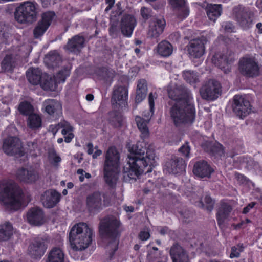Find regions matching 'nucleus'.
Segmentation results:
<instances>
[{
  "label": "nucleus",
  "mask_w": 262,
  "mask_h": 262,
  "mask_svg": "<svg viewBox=\"0 0 262 262\" xmlns=\"http://www.w3.org/2000/svg\"><path fill=\"white\" fill-rule=\"evenodd\" d=\"M167 92L169 98L176 101L169 111L174 125L180 127L192 124L195 120V108L190 91L183 85L170 84Z\"/></svg>",
  "instance_id": "obj_1"
},
{
  "label": "nucleus",
  "mask_w": 262,
  "mask_h": 262,
  "mask_svg": "<svg viewBox=\"0 0 262 262\" xmlns=\"http://www.w3.org/2000/svg\"><path fill=\"white\" fill-rule=\"evenodd\" d=\"M130 154L127 158V164L123 167V178L125 181H136L149 166L147 172L151 171L155 162V153L146 150L141 144L133 145L129 149Z\"/></svg>",
  "instance_id": "obj_2"
},
{
  "label": "nucleus",
  "mask_w": 262,
  "mask_h": 262,
  "mask_svg": "<svg viewBox=\"0 0 262 262\" xmlns=\"http://www.w3.org/2000/svg\"><path fill=\"white\" fill-rule=\"evenodd\" d=\"M121 223L115 216L108 215L103 218L99 224V233L106 243V248L110 251V257L118 248L121 230Z\"/></svg>",
  "instance_id": "obj_3"
},
{
  "label": "nucleus",
  "mask_w": 262,
  "mask_h": 262,
  "mask_svg": "<svg viewBox=\"0 0 262 262\" xmlns=\"http://www.w3.org/2000/svg\"><path fill=\"white\" fill-rule=\"evenodd\" d=\"M119 172V153L115 147H111L105 154L103 163L104 179L110 187H115Z\"/></svg>",
  "instance_id": "obj_4"
},
{
  "label": "nucleus",
  "mask_w": 262,
  "mask_h": 262,
  "mask_svg": "<svg viewBox=\"0 0 262 262\" xmlns=\"http://www.w3.org/2000/svg\"><path fill=\"white\" fill-rule=\"evenodd\" d=\"M24 194L21 189L13 182H9L0 193V200L6 209L15 211L21 206Z\"/></svg>",
  "instance_id": "obj_5"
},
{
  "label": "nucleus",
  "mask_w": 262,
  "mask_h": 262,
  "mask_svg": "<svg viewBox=\"0 0 262 262\" xmlns=\"http://www.w3.org/2000/svg\"><path fill=\"white\" fill-rule=\"evenodd\" d=\"M93 230L85 223L75 224L69 233L72 248L75 251L85 249L92 241Z\"/></svg>",
  "instance_id": "obj_6"
},
{
  "label": "nucleus",
  "mask_w": 262,
  "mask_h": 262,
  "mask_svg": "<svg viewBox=\"0 0 262 262\" xmlns=\"http://www.w3.org/2000/svg\"><path fill=\"white\" fill-rule=\"evenodd\" d=\"M85 202L89 212L98 213L111 205V195L108 192L96 190L87 195Z\"/></svg>",
  "instance_id": "obj_7"
},
{
  "label": "nucleus",
  "mask_w": 262,
  "mask_h": 262,
  "mask_svg": "<svg viewBox=\"0 0 262 262\" xmlns=\"http://www.w3.org/2000/svg\"><path fill=\"white\" fill-rule=\"evenodd\" d=\"M39 5L35 1H26L16 9V20L21 24L32 23L35 20L39 13Z\"/></svg>",
  "instance_id": "obj_8"
},
{
  "label": "nucleus",
  "mask_w": 262,
  "mask_h": 262,
  "mask_svg": "<svg viewBox=\"0 0 262 262\" xmlns=\"http://www.w3.org/2000/svg\"><path fill=\"white\" fill-rule=\"evenodd\" d=\"M26 76L30 83L33 85L39 84L45 91H52L55 88L54 79L46 73H43L38 68H30L26 72Z\"/></svg>",
  "instance_id": "obj_9"
},
{
  "label": "nucleus",
  "mask_w": 262,
  "mask_h": 262,
  "mask_svg": "<svg viewBox=\"0 0 262 262\" xmlns=\"http://www.w3.org/2000/svg\"><path fill=\"white\" fill-rule=\"evenodd\" d=\"M157 98V94L155 93H150L148 96V103L149 105V112H148V115L145 114L144 116L147 119H144L140 116H136L135 120L138 126V129L141 133V137L143 139L147 138L149 136V132L147 124L150 120V118L154 114V100Z\"/></svg>",
  "instance_id": "obj_10"
},
{
  "label": "nucleus",
  "mask_w": 262,
  "mask_h": 262,
  "mask_svg": "<svg viewBox=\"0 0 262 262\" xmlns=\"http://www.w3.org/2000/svg\"><path fill=\"white\" fill-rule=\"evenodd\" d=\"M240 73L247 77L253 78L259 74V68L257 62L253 57H244L239 61Z\"/></svg>",
  "instance_id": "obj_11"
},
{
  "label": "nucleus",
  "mask_w": 262,
  "mask_h": 262,
  "mask_svg": "<svg viewBox=\"0 0 262 262\" xmlns=\"http://www.w3.org/2000/svg\"><path fill=\"white\" fill-rule=\"evenodd\" d=\"M233 14L236 20L244 29L248 28L252 22V14L250 9L242 5L233 8Z\"/></svg>",
  "instance_id": "obj_12"
},
{
  "label": "nucleus",
  "mask_w": 262,
  "mask_h": 262,
  "mask_svg": "<svg viewBox=\"0 0 262 262\" xmlns=\"http://www.w3.org/2000/svg\"><path fill=\"white\" fill-rule=\"evenodd\" d=\"M48 241L46 238L37 237L29 245L28 252L34 259H40L44 255L47 248Z\"/></svg>",
  "instance_id": "obj_13"
},
{
  "label": "nucleus",
  "mask_w": 262,
  "mask_h": 262,
  "mask_svg": "<svg viewBox=\"0 0 262 262\" xmlns=\"http://www.w3.org/2000/svg\"><path fill=\"white\" fill-rule=\"evenodd\" d=\"M200 94L203 99L214 100L221 92L220 83L214 80H210L200 89Z\"/></svg>",
  "instance_id": "obj_14"
},
{
  "label": "nucleus",
  "mask_w": 262,
  "mask_h": 262,
  "mask_svg": "<svg viewBox=\"0 0 262 262\" xmlns=\"http://www.w3.org/2000/svg\"><path fill=\"white\" fill-rule=\"evenodd\" d=\"M16 176L19 181L27 184L34 183L40 178L38 170L32 166L19 168L16 172Z\"/></svg>",
  "instance_id": "obj_15"
},
{
  "label": "nucleus",
  "mask_w": 262,
  "mask_h": 262,
  "mask_svg": "<svg viewBox=\"0 0 262 262\" xmlns=\"http://www.w3.org/2000/svg\"><path fill=\"white\" fill-rule=\"evenodd\" d=\"M232 108L234 113L239 118H244L251 110L249 101L245 97L240 95H235L233 98Z\"/></svg>",
  "instance_id": "obj_16"
},
{
  "label": "nucleus",
  "mask_w": 262,
  "mask_h": 262,
  "mask_svg": "<svg viewBox=\"0 0 262 262\" xmlns=\"http://www.w3.org/2000/svg\"><path fill=\"white\" fill-rule=\"evenodd\" d=\"M3 149L7 155H23L22 145L20 141L15 137H9L3 142Z\"/></svg>",
  "instance_id": "obj_17"
},
{
  "label": "nucleus",
  "mask_w": 262,
  "mask_h": 262,
  "mask_svg": "<svg viewBox=\"0 0 262 262\" xmlns=\"http://www.w3.org/2000/svg\"><path fill=\"white\" fill-rule=\"evenodd\" d=\"M186 167L185 161L181 157L173 156L164 165V170L170 174H176L183 172Z\"/></svg>",
  "instance_id": "obj_18"
},
{
  "label": "nucleus",
  "mask_w": 262,
  "mask_h": 262,
  "mask_svg": "<svg viewBox=\"0 0 262 262\" xmlns=\"http://www.w3.org/2000/svg\"><path fill=\"white\" fill-rule=\"evenodd\" d=\"M136 25L135 18L130 14H124L120 20V30L125 37H130Z\"/></svg>",
  "instance_id": "obj_19"
},
{
  "label": "nucleus",
  "mask_w": 262,
  "mask_h": 262,
  "mask_svg": "<svg viewBox=\"0 0 262 262\" xmlns=\"http://www.w3.org/2000/svg\"><path fill=\"white\" fill-rule=\"evenodd\" d=\"M61 194L54 189L46 190L41 196V202L43 206L47 208L55 207L60 201Z\"/></svg>",
  "instance_id": "obj_20"
},
{
  "label": "nucleus",
  "mask_w": 262,
  "mask_h": 262,
  "mask_svg": "<svg viewBox=\"0 0 262 262\" xmlns=\"http://www.w3.org/2000/svg\"><path fill=\"white\" fill-rule=\"evenodd\" d=\"M45 112L50 116L56 118L59 117L62 113L61 103L56 99H48L42 103Z\"/></svg>",
  "instance_id": "obj_21"
},
{
  "label": "nucleus",
  "mask_w": 262,
  "mask_h": 262,
  "mask_svg": "<svg viewBox=\"0 0 262 262\" xmlns=\"http://www.w3.org/2000/svg\"><path fill=\"white\" fill-rule=\"evenodd\" d=\"M189 55L193 58H199L204 53L205 46L203 41L200 39H195L189 41L187 46Z\"/></svg>",
  "instance_id": "obj_22"
},
{
  "label": "nucleus",
  "mask_w": 262,
  "mask_h": 262,
  "mask_svg": "<svg viewBox=\"0 0 262 262\" xmlns=\"http://www.w3.org/2000/svg\"><path fill=\"white\" fill-rule=\"evenodd\" d=\"M27 220L31 225L40 226L45 222V215L43 210L38 207L31 208L27 212Z\"/></svg>",
  "instance_id": "obj_23"
},
{
  "label": "nucleus",
  "mask_w": 262,
  "mask_h": 262,
  "mask_svg": "<svg viewBox=\"0 0 262 262\" xmlns=\"http://www.w3.org/2000/svg\"><path fill=\"white\" fill-rule=\"evenodd\" d=\"M212 61L215 66L227 73L230 71V64L233 62L234 59L232 57L228 58L226 55L216 53L212 57Z\"/></svg>",
  "instance_id": "obj_24"
},
{
  "label": "nucleus",
  "mask_w": 262,
  "mask_h": 262,
  "mask_svg": "<svg viewBox=\"0 0 262 262\" xmlns=\"http://www.w3.org/2000/svg\"><path fill=\"white\" fill-rule=\"evenodd\" d=\"M213 171V169L204 160L195 162L193 166L194 174L200 178H209Z\"/></svg>",
  "instance_id": "obj_25"
},
{
  "label": "nucleus",
  "mask_w": 262,
  "mask_h": 262,
  "mask_svg": "<svg viewBox=\"0 0 262 262\" xmlns=\"http://www.w3.org/2000/svg\"><path fill=\"white\" fill-rule=\"evenodd\" d=\"M128 98V89L124 86H116L114 88L111 98L113 105L124 103Z\"/></svg>",
  "instance_id": "obj_26"
},
{
  "label": "nucleus",
  "mask_w": 262,
  "mask_h": 262,
  "mask_svg": "<svg viewBox=\"0 0 262 262\" xmlns=\"http://www.w3.org/2000/svg\"><path fill=\"white\" fill-rule=\"evenodd\" d=\"M232 210V207L230 204L225 202L221 203L216 214L217 224L221 229L224 227L225 222L228 219Z\"/></svg>",
  "instance_id": "obj_27"
},
{
  "label": "nucleus",
  "mask_w": 262,
  "mask_h": 262,
  "mask_svg": "<svg viewBox=\"0 0 262 262\" xmlns=\"http://www.w3.org/2000/svg\"><path fill=\"white\" fill-rule=\"evenodd\" d=\"M165 24L164 19H158L152 21L149 26L148 37L157 38L163 32Z\"/></svg>",
  "instance_id": "obj_28"
},
{
  "label": "nucleus",
  "mask_w": 262,
  "mask_h": 262,
  "mask_svg": "<svg viewBox=\"0 0 262 262\" xmlns=\"http://www.w3.org/2000/svg\"><path fill=\"white\" fill-rule=\"evenodd\" d=\"M85 38L80 35H76L69 39L66 45L67 50L74 53H78L80 52L84 47Z\"/></svg>",
  "instance_id": "obj_29"
},
{
  "label": "nucleus",
  "mask_w": 262,
  "mask_h": 262,
  "mask_svg": "<svg viewBox=\"0 0 262 262\" xmlns=\"http://www.w3.org/2000/svg\"><path fill=\"white\" fill-rule=\"evenodd\" d=\"M170 254L173 262H188V261L187 254L182 247L178 244H174L171 247Z\"/></svg>",
  "instance_id": "obj_30"
},
{
  "label": "nucleus",
  "mask_w": 262,
  "mask_h": 262,
  "mask_svg": "<svg viewBox=\"0 0 262 262\" xmlns=\"http://www.w3.org/2000/svg\"><path fill=\"white\" fill-rule=\"evenodd\" d=\"M147 91V81L144 79L138 80L135 96V102L136 103H140L146 98Z\"/></svg>",
  "instance_id": "obj_31"
},
{
  "label": "nucleus",
  "mask_w": 262,
  "mask_h": 262,
  "mask_svg": "<svg viewBox=\"0 0 262 262\" xmlns=\"http://www.w3.org/2000/svg\"><path fill=\"white\" fill-rule=\"evenodd\" d=\"M205 10L208 18L214 22L221 15L222 12V5L208 4Z\"/></svg>",
  "instance_id": "obj_32"
},
{
  "label": "nucleus",
  "mask_w": 262,
  "mask_h": 262,
  "mask_svg": "<svg viewBox=\"0 0 262 262\" xmlns=\"http://www.w3.org/2000/svg\"><path fill=\"white\" fill-rule=\"evenodd\" d=\"M64 254L62 249L59 247H54L48 254L46 262H64Z\"/></svg>",
  "instance_id": "obj_33"
},
{
  "label": "nucleus",
  "mask_w": 262,
  "mask_h": 262,
  "mask_svg": "<svg viewBox=\"0 0 262 262\" xmlns=\"http://www.w3.org/2000/svg\"><path fill=\"white\" fill-rule=\"evenodd\" d=\"M173 7L178 10V16L181 19L186 18L189 14V9L185 5V0H170Z\"/></svg>",
  "instance_id": "obj_34"
},
{
  "label": "nucleus",
  "mask_w": 262,
  "mask_h": 262,
  "mask_svg": "<svg viewBox=\"0 0 262 262\" xmlns=\"http://www.w3.org/2000/svg\"><path fill=\"white\" fill-rule=\"evenodd\" d=\"M16 66L15 58L12 54L6 55L1 63L2 72L12 73Z\"/></svg>",
  "instance_id": "obj_35"
},
{
  "label": "nucleus",
  "mask_w": 262,
  "mask_h": 262,
  "mask_svg": "<svg viewBox=\"0 0 262 262\" xmlns=\"http://www.w3.org/2000/svg\"><path fill=\"white\" fill-rule=\"evenodd\" d=\"M45 62L50 68L59 67L61 63V58L55 51L49 52L45 58Z\"/></svg>",
  "instance_id": "obj_36"
},
{
  "label": "nucleus",
  "mask_w": 262,
  "mask_h": 262,
  "mask_svg": "<svg viewBox=\"0 0 262 262\" xmlns=\"http://www.w3.org/2000/svg\"><path fill=\"white\" fill-rule=\"evenodd\" d=\"M12 225L8 222L0 225V241H7L13 235Z\"/></svg>",
  "instance_id": "obj_37"
},
{
  "label": "nucleus",
  "mask_w": 262,
  "mask_h": 262,
  "mask_svg": "<svg viewBox=\"0 0 262 262\" xmlns=\"http://www.w3.org/2000/svg\"><path fill=\"white\" fill-rule=\"evenodd\" d=\"M122 115L117 111H112L108 113V121L114 127L119 128L122 125Z\"/></svg>",
  "instance_id": "obj_38"
},
{
  "label": "nucleus",
  "mask_w": 262,
  "mask_h": 262,
  "mask_svg": "<svg viewBox=\"0 0 262 262\" xmlns=\"http://www.w3.org/2000/svg\"><path fill=\"white\" fill-rule=\"evenodd\" d=\"M120 30L118 19L116 15H112L110 19L109 34L112 38H117Z\"/></svg>",
  "instance_id": "obj_39"
},
{
  "label": "nucleus",
  "mask_w": 262,
  "mask_h": 262,
  "mask_svg": "<svg viewBox=\"0 0 262 262\" xmlns=\"http://www.w3.org/2000/svg\"><path fill=\"white\" fill-rule=\"evenodd\" d=\"M172 50V45L167 41H162L158 46V52L163 57H167L170 55Z\"/></svg>",
  "instance_id": "obj_40"
},
{
  "label": "nucleus",
  "mask_w": 262,
  "mask_h": 262,
  "mask_svg": "<svg viewBox=\"0 0 262 262\" xmlns=\"http://www.w3.org/2000/svg\"><path fill=\"white\" fill-rule=\"evenodd\" d=\"M42 120L41 117L35 113L29 115L27 120V125L32 129H38L41 126Z\"/></svg>",
  "instance_id": "obj_41"
},
{
  "label": "nucleus",
  "mask_w": 262,
  "mask_h": 262,
  "mask_svg": "<svg viewBox=\"0 0 262 262\" xmlns=\"http://www.w3.org/2000/svg\"><path fill=\"white\" fill-rule=\"evenodd\" d=\"M96 73L101 79L107 80L108 78H112L114 76L115 72L111 69L106 67L99 68Z\"/></svg>",
  "instance_id": "obj_42"
},
{
  "label": "nucleus",
  "mask_w": 262,
  "mask_h": 262,
  "mask_svg": "<svg viewBox=\"0 0 262 262\" xmlns=\"http://www.w3.org/2000/svg\"><path fill=\"white\" fill-rule=\"evenodd\" d=\"M18 110L21 114L28 117L32 114L34 111L33 106L27 101L21 102L19 105Z\"/></svg>",
  "instance_id": "obj_43"
},
{
  "label": "nucleus",
  "mask_w": 262,
  "mask_h": 262,
  "mask_svg": "<svg viewBox=\"0 0 262 262\" xmlns=\"http://www.w3.org/2000/svg\"><path fill=\"white\" fill-rule=\"evenodd\" d=\"M183 77L186 82L189 83H195L198 80V75L193 71L188 70L183 72Z\"/></svg>",
  "instance_id": "obj_44"
},
{
  "label": "nucleus",
  "mask_w": 262,
  "mask_h": 262,
  "mask_svg": "<svg viewBox=\"0 0 262 262\" xmlns=\"http://www.w3.org/2000/svg\"><path fill=\"white\" fill-rule=\"evenodd\" d=\"M222 146L220 144L215 143L208 146L207 151L211 155L215 157H220L223 154Z\"/></svg>",
  "instance_id": "obj_45"
},
{
  "label": "nucleus",
  "mask_w": 262,
  "mask_h": 262,
  "mask_svg": "<svg viewBox=\"0 0 262 262\" xmlns=\"http://www.w3.org/2000/svg\"><path fill=\"white\" fill-rule=\"evenodd\" d=\"M48 24L44 25L41 22L38 21L33 30V35L35 38H38L43 35L48 28Z\"/></svg>",
  "instance_id": "obj_46"
},
{
  "label": "nucleus",
  "mask_w": 262,
  "mask_h": 262,
  "mask_svg": "<svg viewBox=\"0 0 262 262\" xmlns=\"http://www.w3.org/2000/svg\"><path fill=\"white\" fill-rule=\"evenodd\" d=\"M55 16V13L53 11H48L41 15V19L39 21L44 25H47L49 27Z\"/></svg>",
  "instance_id": "obj_47"
},
{
  "label": "nucleus",
  "mask_w": 262,
  "mask_h": 262,
  "mask_svg": "<svg viewBox=\"0 0 262 262\" xmlns=\"http://www.w3.org/2000/svg\"><path fill=\"white\" fill-rule=\"evenodd\" d=\"M204 202L205 204L202 201L200 202L202 207H205L207 210L211 212L214 207L215 201L209 195H206L204 199Z\"/></svg>",
  "instance_id": "obj_48"
},
{
  "label": "nucleus",
  "mask_w": 262,
  "mask_h": 262,
  "mask_svg": "<svg viewBox=\"0 0 262 262\" xmlns=\"http://www.w3.org/2000/svg\"><path fill=\"white\" fill-rule=\"evenodd\" d=\"M244 247L243 244H238L236 246L231 248V251L230 254V258L238 257L239 256L240 253L243 251Z\"/></svg>",
  "instance_id": "obj_49"
},
{
  "label": "nucleus",
  "mask_w": 262,
  "mask_h": 262,
  "mask_svg": "<svg viewBox=\"0 0 262 262\" xmlns=\"http://www.w3.org/2000/svg\"><path fill=\"white\" fill-rule=\"evenodd\" d=\"M70 71L68 68H64L59 71L57 74V78L59 81L64 82L67 77L70 75Z\"/></svg>",
  "instance_id": "obj_50"
},
{
  "label": "nucleus",
  "mask_w": 262,
  "mask_h": 262,
  "mask_svg": "<svg viewBox=\"0 0 262 262\" xmlns=\"http://www.w3.org/2000/svg\"><path fill=\"white\" fill-rule=\"evenodd\" d=\"M179 151L182 156L186 158H189L190 156V147L188 142L184 144L179 149Z\"/></svg>",
  "instance_id": "obj_51"
},
{
  "label": "nucleus",
  "mask_w": 262,
  "mask_h": 262,
  "mask_svg": "<svg viewBox=\"0 0 262 262\" xmlns=\"http://www.w3.org/2000/svg\"><path fill=\"white\" fill-rule=\"evenodd\" d=\"M64 121H65L63 120L62 121H61L60 122L58 123L57 124L51 125L49 126V130L51 131L54 135H55V134L57 133L59 129L62 128V127L65 126V125H64Z\"/></svg>",
  "instance_id": "obj_52"
},
{
  "label": "nucleus",
  "mask_w": 262,
  "mask_h": 262,
  "mask_svg": "<svg viewBox=\"0 0 262 262\" xmlns=\"http://www.w3.org/2000/svg\"><path fill=\"white\" fill-rule=\"evenodd\" d=\"M141 14L144 19L147 20L151 16V10L143 7L141 9Z\"/></svg>",
  "instance_id": "obj_53"
},
{
  "label": "nucleus",
  "mask_w": 262,
  "mask_h": 262,
  "mask_svg": "<svg viewBox=\"0 0 262 262\" xmlns=\"http://www.w3.org/2000/svg\"><path fill=\"white\" fill-rule=\"evenodd\" d=\"M64 127H62V130L61 133L63 136H66V134H68L69 133L72 132L73 130V127L67 121H64Z\"/></svg>",
  "instance_id": "obj_54"
},
{
  "label": "nucleus",
  "mask_w": 262,
  "mask_h": 262,
  "mask_svg": "<svg viewBox=\"0 0 262 262\" xmlns=\"http://www.w3.org/2000/svg\"><path fill=\"white\" fill-rule=\"evenodd\" d=\"M235 177L237 181L241 184H246L247 182L246 177L239 173H235Z\"/></svg>",
  "instance_id": "obj_55"
},
{
  "label": "nucleus",
  "mask_w": 262,
  "mask_h": 262,
  "mask_svg": "<svg viewBox=\"0 0 262 262\" xmlns=\"http://www.w3.org/2000/svg\"><path fill=\"white\" fill-rule=\"evenodd\" d=\"M150 237V234L147 231H141L139 234V237L142 241H146Z\"/></svg>",
  "instance_id": "obj_56"
},
{
  "label": "nucleus",
  "mask_w": 262,
  "mask_h": 262,
  "mask_svg": "<svg viewBox=\"0 0 262 262\" xmlns=\"http://www.w3.org/2000/svg\"><path fill=\"white\" fill-rule=\"evenodd\" d=\"M223 27H224V30L228 32H232L234 29V26L232 23L229 22L226 23L223 25Z\"/></svg>",
  "instance_id": "obj_57"
},
{
  "label": "nucleus",
  "mask_w": 262,
  "mask_h": 262,
  "mask_svg": "<svg viewBox=\"0 0 262 262\" xmlns=\"http://www.w3.org/2000/svg\"><path fill=\"white\" fill-rule=\"evenodd\" d=\"M27 145L29 147V149L31 151L35 150V149L37 147V144L36 141L34 140V141H30L27 143Z\"/></svg>",
  "instance_id": "obj_58"
},
{
  "label": "nucleus",
  "mask_w": 262,
  "mask_h": 262,
  "mask_svg": "<svg viewBox=\"0 0 262 262\" xmlns=\"http://www.w3.org/2000/svg\"><path fill=\"white\" fill-rule=\"evenodd\" d=\"M159 254L156 251L153 250H149L148 252L147 258L150 260H152L154 258H157Z\"/></svg>",
  "instance_id": "obj_59"
},
{
  "label": "nucleus",
  "mask_w": 262,
  "mask_h": 262,
  "mask_svg": "<svg viewBox=\"0 0 262 262\" xmlns=\"http://www.w3.org/2000/svg\"><path fill=\"white\" fill-rule=\"evenodd\" d=\"M255 204H256L255 202H251L249 204H248V205L247 206H246L244 208L243 210V213L244 214H246L248 212H249L251 208H252L255 206Z\"/></svg>",
  "instance_id": "obj_60"
},
{
  "label": "nucleus",
  "mask_w": 262,
  "mask_h": 262,
  "mask_svg": "<svg viewBox=\"0 0 262 262\" xmlns=\"http://www.w3.org/2000/svg\"><path fill=\"white\" fill-rule=\"evenodd\" d=\"M64 138V141L66 143H70L74 137L72 132L69 133L68 134H66V136H63Z\"/></svg>",
  "instance_id": "obj_61"
},
{
  "label": "nucleus",
  "mask_w": 262,
  "mask_h": 262,
  "mask_svg": "<svg viewBox=\"0 0 262 262\" xmlns=\"http://www.w3.org/2000/svg\"><path fill=\"white\" fill-rule=\"evenodd\" d=\"M64 138V141L66 143H70L74 137L72 132L69 133L68 134H66V136H63Z\"/></svg>",
  "instance_id": "obj_62"
},
{
  "label": "nucleus",
  "mask_w": 262,
  "mask_h": 262,
  "mask_svg": "<svg viewBox=\"0 0 262 262\" xmlns=\"http://www.w3.org/2000/svg\"><path fill=\"white\" fill-rule=\"evenodd\" d=\"M87 153L88 155H92L94 151V146L92 143H89L86 145Z\"/></svg>",
  "instance_id": "obj_63"
},
{
  "label": "nucleus",
  "mask_w": 262,
  "mask_h": 262,
  "mask_svg": "<svg viewBox=\"0 0 262 262\" xmlns=\"http://www.w3.org/2000/svg\"><path fill=\"white\" fill-rule=\"evenodd\" d=\"M180 37V35L178 32H174L170 35L169 38L175 41H178Z\"/></svg>",
  "instance_id": "obj_64"
}]
</instances>
